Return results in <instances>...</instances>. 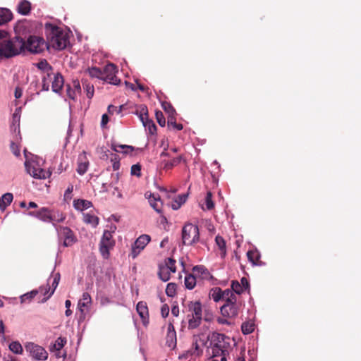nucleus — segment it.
Segmentation results:
<instances>
[{"mask_svg": "<svg viewBox=\"0 0 361 361\" xmlns=\"http://www.w3.org/2000/svg\"><path fill=\"white\" fill-rule=\"evenodd\" d=\"M45 32L48 46L56 50H63L69 44L68 34L63 30L51 23L45 24Z\"/></svg>", "mask_w": 361, "mask_h": 361, "instance_id": "obj_1", "label": "nucleus"}, {"mask_svg": "<svg viewBox=\"0 0 361 361\" xmlns=\"http://www.w3.org/2000/svg\"><path fill=\"white\" fill-rule=\"evenodd\" d=\"M209 348L212 357H221L220 361H227L231 350L230 338L224 334L214 332L212 334Z\"/></svg>", "mask_w": 361, "mask_h": 361, "instance_id": "obj_2", "label": "nucleus"}, {"mask_svg": "<svg viewBox=\"0 0 361 361\" xmlns=\"http://www.w3.org/2000/svg\"><path fill=\"white\" fill-rule=\"evenodd\" d=\"M25 52V40L20 36L0 43V56L10 58Z\"/></svg>", "mask_w": 361, "mask_h": 361, "instance_id": "obj_3", "label": "nucleus"}, {"mask_svg": "<svg viewBox=\"0 0 361 361\" xmlns=\"http://www.w3.org/2000/svg\"><path fill=\"white\" fill-rule=\"evenodd\" d=\"M188 314V329H194L197 328L202 320V305L200 301H190L187 303Z\"/></svg>", "mask_w": 361, "mask_h": 361, "instance_id": "obj_4", "label": "nucleus"}, {"mask_svg": "<svg viewBox=\"0 0 361 361\" xmlns=\"http://www.w3.org/2000/svg\"><path fill=\"white\" fill-rule=\"evenodd\" d=\"M200 240L199 228L192 224H186L182 229V240L185 245H192Z\"/></svg>", "mask_w": 361, "mask_h": 361, "instance_id": "obj_5", "label": "nucleus"}, {"mask_svg": "<svg viewBox=\"0 0 361 361\" xmlns=\"http://www.w3.org/2000/svg\"><path fill=\"white\" fill-rule=\"evenodd\" d=\"M46 43L43 38L37 36H30L27 41H25V51H29L32 54L42 52Z\"/></svg>", "mask_w": 361, "mask_h": 361, "instance_id": "obj_6", "label": "nucleus"}, {"mask_svg": "<svg viewBox=\"0 0 361 361\" xmlns=\"http://www.w3.org/2000/svg\"><path fill=\"white\" fill-rule=\"evenodd\" d=\"M115 245L111 232L104 231L99 244V250L104 258L107 259L109 256V250Z\"/></svg>", "mask_w": 361, "mask_h": 361, "instance_id": "obj_7", "label": "nucleus"}, {"mask_svg": "<svg viewBox=\"0 0 361 361\" xmlns=\"http://www.w3.org/2000/svg\"><path fill=\"white\" fill-rule=\"evenodd\" d=\"M240 306V304L237 302V298H231L221 307V312L224 317H235L238 314Z\"/></svg>", "mask_w": 361, "mask_h": 361, "instance_id": "obj_8", "label": "nucleus"}, {"mask_svg": "<svg viewBox=\"0 0 361 361\" xmlns=\"http://www.w3.org/2000/svg\"><path fill=\"white\" fill-rule=\"evenodd\" d=\"M150 240V236L147 234H143L138 237L132 245L130 256H131L133 259L136 258L140 252L144 250L146 245L149 243Z\"/></svg>", "mask_w": 361, "mask_h": 361, "instance_id": "obj_9", "label": "nucleus"}, {"mask_svg": "<svg viewBox=\"0 0 361 361\" xmlns=\"http://www.w3.org/2000/svg\"><path fill=\"white\" fill-rule=\"evenodd\" d=\"M56 231L60 238L63 239V245L65 247L71 246L77 240L73 231L67 226H57Z\"/></svg>", "mask_w": 361, "mask_h": 361, "instance_id": "obj_10", "label": "nucleus"}, {"mask_svg": "<svg viewBox=\"0 0 361 361\" xmlns=\"http://www.w3.org/2000/svg\"><path fill=\"white\" fill-rule=\"evenodd\" d=\"M116 67L113 63L107 64L102 70V80L112 85H118L120 80L116 75Z\"/></svg>", "mask_w": 361, "mask_h": 361, "instance_id": "obj_11", "label": "nucleus"}, {"mask_svg": "<svg viewBox=\"0 0 361 361\" xmlns=\"http://www.w3.org/2000/svg\"><path fill=\"white\" fill-rule=\"evenodd\" d=\"M25 349L30 355L35 360H45L48 357V353L46 350L33 343H28L25 345Z\"/></svg>", "mask_w": 361, "mask_h": 361, "instance_id": "obj_12", "label": "nucleus"}, {"mask_svg": "<svg viewBox=\"0 0 361 361\" xmlns=\"http://www.w3.org/2000/svg\"><path fill=\"white\" fill-rule=\"evenodd\" d=\"M25 169L27 173L35 178L45 179L47 177V173L44 169L37 166L35 164L25 161Z\"/></svg>", "mask_w": 361, "mask_h": 361, "instance_id": "obj_13", "label": "nucleus"}, {"mask_svg": "<svg viewBox=\"0 0 361 361\" xmlns=\"http://www.w3.org/2000/svg\"><path fill=\"white\" fill-rule=\"evenodd\" d=\"M28 214L44 222H51V211L47 207H42L38 211L30 212Z\"/></svg>", "mask_w": 361, "mask_h": 361, "instance_id": "obj_14", "label": "nucleus"}, {"mask_svg": "<svg viewBox=\"0 0 361 361\" xmlns=\"http://www.w3.org/2000/svg\"><path fill=\"white\" fill-rule=\"evenodd\" d=\"M91 304L92 298L90 295L88 293H83L82 298L78 301V308L84 317L88 312Z\"/></svg>", "mask_w": 361, "mask_h": 361, "instance_id": "obj_15", "label": "nucleus"}, {"mask_svg": "<svg viewBox=\"0 0 361 361\" xmlns=\"http://www.w3.org/2000/svg\"><path fill=\"white\" fill-rule=\"evenodd\" d=\"M80 92L81 87L78 80H73L72 86L70 85H66V93L71 99L75 101L76 99L77 95L80 94Z\"/></svg>", "mask_w": 361, "mask_h": 361, "instance_id": "obj_16", "label": "nucleus"}, {"mask_svg": "<svg viewBox=\"0 0 361 361\" xmlns=\"http://www.w3.org/2000/svg\"><path fill=\"white\" fill-rule=\"evenodd\" d=\"M136 310L144 325H147L149 322V312L147 303L143 301L139 302L137 304Z\"/></svg>", "mask_w": 361, "mask_h": 361, "instance_id": "obj_17", "label": "nucleus"}, {"mask_svg": "<svg viewBox=\"0 0 361 361\" xmlns=\"http://www.w3.org/2000/svg\"><path fill=\"white\" fill-rule=\"evenodd\" d=\"M166 344L168 347L171 348H173L176 345V332L171 323L168 325Z\"/></svg>", "mask_w": 361, "mask_h": 361, "instance_id": "obj_18", "label": "nucleus"}, {"mask_svg": "<svg viewBox=\"0 0 361 361\" xmlns=\"http://www.w3.org/2000/svg\"><path fill=\"white\" fill-rule=\"evenodd\" d=\"M149 202L151 207L158 213L161 212L162 202L159 195L150 194Z\"/></svg>", "mask_w": 361, "mask_h": 361, "instance_id": "obj_19", "label": "nucleus"}, {"mask_svg": "<svg viewBox=\"0 0 361 361\" xmlns=\"http://www.w3.org/2000/svg\"><path fill=\"white\" fill-rule=\"evenodd\" d=\"M133 113L139 117L141 122H147V118H149L148 109L145 104L137 106Z\"/></svg>", "mask_w": 361, "mask_h": 361, "instance_id": "obj_20", "label": "nucleus"}, {"mask_svg": "<svg viewBox=\"0 0 361 361\" xmlns=\"http://www.w3.org/2000/svg\"><path fill=\"white\" fill-rule=\"evenodd\" d=\"M64 80L61 73L54 75V80L52 81L51 89L54 92H59L63 87Z\"/></svg>", "mask_w": 361, "mask_h": 361, "instance_id": "obj_21", "label": "nucleus"}, {"mask_svg": "<svg viewBox=\"0 0 361 361\" xmlns=\"http://www.w3.org/2000/svg\"><path fill=\"white\" fill-rule=\"evenodd\" d=\"M73 207L76 210L83 211L92 207V203L90 201L77 199L73 201Z\"/></svg>", "mask_w": 361, "mask_h": 361, "instance_id": "obj_22", "label": "nucleus"}, {"mask_svg": "<svg viewBox=\"0 0 361 361\" xmlns=\"http://www.w3.org/2000/svg\"><path fill=\"white\" fill-rule=\"evenodd\" d=\"M13 18V13L11 11L5 8H0V25H4Z\"/></svg>", "mask_w": 361, "mask_h": 361, "instance_id": "obj_23", "label": "nucleus"}, {"mask_svg": "<svg viewBox=\"0 0 361 361\" xmlns=\"http://www.w3.org/2000/svg\"><path fill=\"white\" fill-rule=\"evenodd\" d=\"M247 256L248 258V260L253 264V265H262V262L260 260V254L257 250H249L247 252Z\"/></svg>", "mask_w": 361, "mask_h": 361, "instance_id": "obj_24", "label": "nucleus"}, {"mask_svg": "<svg viewBox=\"0 0 361 361\" xmlns=\"http://www.w3.org/2000/svg\"><path fill=\"white\" fill-rule=\"evenodd\" d=\"M31 10V4L26 0L20 1L17 6V11L23 16H27L30 13Z\"/></svg>", "mask_w": 361, "mask_h": 361, "instance_id": "obj_25", "label": "nucleus"}, {"mask_svg": "<svg viewBox=\"0 0 361 361\" xmlns=\"http://www.w3.org/2000/svg\"><path fill=\"white\" fill-rule=\"evenodd\" d=\"M192 274L197 277H201L203 279H207L209 276V272L207 269L204 266H195L192 268Z\"/></svg>", "mask_w": 361, "mask_h": 361, "instance_id": "obj_26", "label": "nucleus"}, {"mask_svg": "<svg viewBox=\"0 0 361 361\" xmlns=\"http://www.w3.org/2000/svg\"><path fill=\"white\" fill-rule=\"evenodd\" d=\"M89 163L86 160V157L85 156H80L78 158V164L77 171L79 174L83 175L86 173L88 168Z\"/></svg>", "mask_w": 361, "mask_h": 361, "instance_id": "obj_27", "label": "nucleus"}, {"mask_svg": "<svg viewBox=\"0 0 361 361\" xmlns=\"http://www.w3.org/2000/svg\"><path fill=\"white\" fill-rule=\"evenodd\" d=\"M215 243L218 248L221 251V257L222 258L225 257V256L226 255V245L225 240L223 238V237L220 235H216L215 238Z\"/></svg>", "mask_w": 361, "mask_h": 361, "instance_id": "obj_28", "label": "nucleus"}, {"mask_svg": "<svg viewBox=\"0 0 361 361\" xmlns=\"http://www.w3.org/2000/svg\"><path fill=\"white\" fill-rule=\"evenodd\" d=\"M13 196L12 193L7 192L0 197V209H4L13 201Z\"/></svg>", "mask_w": 361, "mask_h": 361, "instance_id": "obj_29", "label": "nucleus"}, {"mask_svg": "<svg viewBox=\"0 0 361 361\" xmlns=\"http://www.w3.org/2000/svg\"><path fill=\"white\" fill-rule=\"evenodd\" d=\"M208 340H209V336H207L205 338H202L199 336L198 338H195V342L194 343V345H195V350H193L192 354L195 355H197V356L200 355L202 353V350L199 348V343H200L202 345H205Z\"/></svg>", "mask_w": 361, "mask_h": 361, "instance_id": "obj_30", "label": "nucleus"}, {"mask_svg": "<svg viewBox=\"0 0 361 361\" xmlns=\"http://www.w3.org/2000/svg\"><path fill=\"white\" fill-rule=\"evenodd\" d=\"M83 221L85 224L96 227L99 224V219L97 216L87 213L83 214Z\"/></svg>", "mask_w": 361, "mask_h": 361, "instance_id": "obj_31", "label": "nucleus"}, {"mask_svg": "<svg viewBox=\"0 0 361 361\" xmlns=\"http://www.w3.org/2000/svg\"><path fill=\"white\" fill-rule=\"evenodd\" d=\"M196 276L193 274H189L185 277V286L188 289L192 290L196 285Z\"/></svg>", "mask_w": 361, "mask_h": 361, "instance_id": "obj_32", "label": "nucleus"}, {"mask_svg": "<svg viewBox=\"0 0 361 361\" xmlns=\"http://www.w3.org/2000/svg\"><path fill=\"white\" fill-rule=\"evenodd\" d=\"M82 84L85 91L86 92V95L89 99H92L94 96V85L87 82V80L82 79Z\"/></svg>", "mask_w": 361, "mask_h": 361, "instance_id": "obj_33", "label": "nucleus"}, {"mask_svg": "<svg viewBox=\"0 0 361 361\" xmlns=\"http://www.w3.org/2000/svg\"><path fill=\"white\" fill-rule=\"evenodd\" d=\"M158 275L159 279L164 282L170 279V271L168 270L167 267H163V265L159 266Z\"/></svg>", "mask_w": 361, "mask_h": 361, "instance_id": "obj_34", "label": "nucleus"}, {"mask_svg": "<svg viewBox=\"0 0 361 361\" xmlns=\"http://www.w3.org/2000/svg\"><path fill=\"white\" fill-rule=\"evenodd\" d=\"M161 106L164 111L167 114L168 118L173 117L176 114L175 109L170 103L164 102L161 104Z\"/></svg>", "mask_w": 361, "mask_h": 361, "instance_id": "obj_35", "label": "nucleus"}, {"mask_svg": "<svg viewBox=\"0 0 361 361\" xmlns=\"http://www.w3.org/2000/svg\"><path fill=\"white\" fill-rule=\"evenodd\" d=\"M204 204L205 207L203 206L202 207L203 209H206L207 210H211L214 207V203L212 200V193L210 191L207 192V195L204 197Z\"/></svg>", "mask_w": 361, "mask_h": 361, "instance_id": "obj_36", "label": "nucleus"}, {"mask_svg": "<svg viewBox=\"0 0 361 361\" xmlns=\"http://www.w3.org/2000/svg\"><path fill=\"white\" fill-rule=\"evenodd\" d=\"M9 350L15 354L20 355L23 353V349L21 344L18 341H13L9 344Z\"/></svg>", "mask_w": 361, "mask_h": 361, "instance_id": "obj_37", "label": "nucleus"}, {"mask_svg": "<svg viewBox=\"0 0 361 361\" xmlns=\"http://www.w3.org/2000/svg\"><path fill=\"white\" fill-rule=\"evenodd\" d=\"M241 330L243 334H250L255 330V324L251 322H243L241 326Z\"/></svg>", "mask_w": 361, "mask_h": 361, "instance_id": "obj_38", "label": "nucleus"}, {"mask_svg": "<svg viewBox=\"0 0 361 361\" xmlns=\"http://www.w3.org/2000/svg\"><path fill=\"white\" fill-rule=\"evenodd\" d=\"M59 281H60V274L59 273H57L54 275V279L52 281L51 286L53 287V289L51 290L49 294L42 300V302L47 301L54 294L55 289L56 288V287L59 285Z\"/></svg>", "mask_w": 361, "mask_h": 361, "instance_id": "obj_39", "label": "nucleus"}, {"mask_svg": "<svg viewBox=\"0 0 361 361\" xmlns=\"http://www.w3.org/2000/svg\"><path fill=\"white\" fill-rule=\"evenodd\" d=\"M146 129L148 130L151 135H154L157 132V126L152 120L147 118V122H142Z\"/></svg>", "mask_w": 361, "mask_h": 361, "instance_id": "obj_40", "label": "nucleus"}, {"mask_svg": "<svg viewBox=\"0 0 361 361\" xmlns=\"http://www.w3.org/2000/svg\"><path fill=\"white\" fill-rule=\"evenodd\" d=\"M38 293V290H33L28 292L20 297V301L23 302H30Z\"/></svg>", "mask_w": 361, "mask_h": 361, "instance_id": "obj_41", "label": "nucleus"}, {"mask_svg": "<svg viewBox=\"0 0 361 361\" xmlns=\"http://www.w3.org/2000/svg\"><path fill=\"white\" fill-rule=\"evenodd\" d=\"M87 71L90 77L97 78L102 80V71L100 68L92 67L91 68H88Z\"/></svg>", "mask_w": 361, "mask_h": 361, "instance_id": "obj_42", "label": "nucleus"}, {"mask_svg": "<svg viewBox=\"0 0 361 361\" xmlns=\"http://www.w3.org/2000/svg\"><path fill=\"white\" fill-rule=\"evenodd\" d=\"M51 223L55 226V222H63L66 219V215L62 212H57L56 214L51 213Z\"/></svg>", "mask_w": 361, "mask_h": 361, "instance_id": "obj_43", "label": "nucleus"}, {"mask_svg": "<svg viewBox=\"0 0 361 361\" xmlns=\"http://www.w3.org/2000/svg\"><path fill=\"white\" fill-rule=\"evenodd\" d=\"M163 267H167L171 272L175 273L176 271V260L171 257L165 260V264Z\"/></svg>", "mask_w": 361, "mask_h": 361, "instance_id": "obj_44", "label": "nucleus"}, {"mask_svg": "<svg viewBox=\"0 0 361 361\" xmlns=\"http://www.w3.org/2000/svg\"><path fill=\"white\" fill-rule=\"evenodd\" d=\"M38 68L39 69H42L46 72V75L49 78L51 75V72L52 71V68L51 66L49 65V63L47 62V61H41L37 65Z\"/></svg>", "mask_w": 361, "mask_h": 361, "instance_id": "obj_45", "label": "nucleus"}, {"mask_svg": "<svg viewBox=\"0 0 361 361\" xmlns=\"http://www.w3.org/2000/svg\"><path fill=\"white\" fill-rule=\"evenodd\" d=\"M166 294L169 297H173L176 294V284L174 283H169L166 286Z\"/></svg>", "mask_w": 361, "mask_h": 361, "instance_id": "obj_46", "label": "nucleus"}, {"mask_svg": "<svg viewBox=\"0 0 361 361\" xmlns=\"http://www.w3.org/2000/svg\"><path fill=\"white\" fill-rule=\"evenodd\" d=\"M168 126L172 127L173 128L177 130H181L183 128V125L181 123H177L176 121V117H171L168 118Z\"/></svg>", "mask_w": 361, "mask_h": 361, "instance_id": "obj_47", "label": "nucleus"}, {"mask_svg": "<svg viewBox=\"0 0 361 361\" xmlns=\"http://www.w3.org/2000/svg\"><path fill=\"white\" fill-rule=\"evenodd\" d=\"M66 343V338L59 337L53 345V349L59 351Z\"/></svg>", "mask_w": 361, "mask_h": 361, "instance_id": "obj_48", "label": "nucleus"}, {"mask_svg": "<svg viewBox=\"0 0 361 361\" xmlns=\"http://www.w3.org/2000/svg\"><path fill=\"white\" fill-rule=\"evenodd\" d=\"M118 148H121V149H126V150L124 152L125 153H129V152H132L133 151V147L132 146H130V145H112L111 146V149L115 151V152H120L118 149Z\"/></svg>", "mask_w": 361, "mask_h": 361, "instance_id": "obj_49", "label": "nucleus"}, {"mask_svg": "<svg viewBox=\"0 0 361 361\" xmlns=\"http://www.w3.org/2000/svg\"><path fill=\"white\" fill-rule=\"evenodd\" d=\"M231 288L233 293L234 292L236 294L240 295L245 290L243 288V287L240 286V283L238 281H233L231 283Z\"/></svg>", "mask_w": 361, "mask_h": 361, "instance_id": "obj_50", "label": "nucleus"}, {"mask_svg": "<svg viewBox=\"0 0 361 361\" xmlns=\"http://www.w3.org/2000/svg\"><path fill=\"white\" fill-rule=\"evenodd\" d=\"M222 293V300H225V302H228V300L231 299V298H237L236 295L233 293L232 290L229 289H226L225 290H221Z\"/></svg>", "mask_w": 361, "mask_h": 361, "instance_id": "obj_51", "label": "nucleus"}, {"mask_svg": "<svg viewBox=\"0 0 361 361\" xmlns=\"http://www.w3.org/2000/svg\"><path fill=\"white\" fill-rule=\"evenodd\" d=\"M142 166L140 164H134L131 166L130 173L132 176H135L137 177H140L142 176L141 173Z\"/></svg>", "mask_w": 361, "mask_h": 361, "instance_id": "obj_52", "label": "nucleus"}, {"mask_svg": "<svg viewBox=\"0 0 361 361\" xmlns=\"http://www.w3.org/2000/svg\"><path fill=\"white\" fill-rule=\"evenodd\" d=\"M155 116L157 123L159 124L160 126L164 127L166 124V119L163 114V113L161 111H156L155 112Z\"/></svg>", "mask_w": 361, "mask_h": 361, "instance_id": "obj_53", "label": "nucleus"}, {"mask_svg": "<svg viewBox=\"0 0 361 361\" xmlns=\"http://www.w3.org/2000/svg\"><path fill=\"white\" fill-rule=\"evenodd\" d=\"M124 106L121 105L119 106H116L114 105H109L108 106V112L109 114H114V113L117 114H120L122 112Z\"/></svg>", "mask_w": 361, "mask_h": 361, "instance_id": "obj_54", "label": "nucleus"}, {"mask_svg": "<svg viewBox=\"0 0 361 361\" xmlns=\"http://www.w3.org/2000/svg\"><path fill=\"white\" fill-rule=\"evenodd\" d=\"M212 298L215 302H218L220 300H222V293L221 288H216L212 295Z\"/></svg>", "mask_w": 361, "mask_h": 361, "instance_id": "obj_55", "label": "nucleus"}, {"mask_svg": "<svg viewBox=\"0 0 361 361\" xmlns=\"http://www.w3.org/2000/svg\"><path fill=\"white\" fill-rule=\"evenodd\" d=\"M186 197L185 195H179L177 199L175 200L177 206L173 207V209H178L180 206L185 202Z\"/></svg>", "mask_w": 361, "mask_h": 361, "instance_id": "obj_56", "label": "nucleus"}, {"mask_svg": "<svg viewBox=\"0 0 361 361\" xmlns=\"http://www.w3.org/2000/svg\"><path fill=\"white\" fill-rule=\"evenodd\" d=\"M10 147H11L12 152L13 153V154L15 156H16V157L20 156V151L19 147L17 144H16L14 142H11Z\"/></svg>", "mask_w": 361, "mask_h": 361, "instance_id": "obj_57", "label": "nucleus"}, {"mask_svg": "<svg viewBox=\"0 0 361 361\" xmlns=\"http://www.w3.org/2000/svg\"><path fill=\"white\" fill-rule=\"evenodd\" d=\"M73 185H70L68 187V188L66 190L65 193H64V200L66 201L70 200L72 198L71 193L73 192Z\"/></svg>", "mask_w": 361, "mask_h": 361, "instance_id": "obj_58", "label": "nucleus"}, {"mask_svg": "<svg viewBox=\"0 0 361 361\" xmlns=\"http://www.w3.org/2000/svg\"><path fill=\"white\" fill-rule=\"evenodd\" d=\"M182 161H184V157L183 155H179L177 157L170 160L173 167L178 165Z\"/></svg>", "mask_w": 361, "mask_h": 361, "instance_id": "obj_59", "label": "nucleus"}, {"mask_svg": "<svg viewBox=\"0 0 361 361\" xmlns=\"http://www.w3.org/2000/svg\"><path fill=\"white\" fill-rule=\"evenodd\" d=\"M161 314L162 315L163 317H166L169 314V307L168 306V305L166 304H164L161 306Z\"/></svg>", "mask_w": 361, "mask_h": 361, "instance_id": "obj_60", "label": "nucleus"}, {"mask_svg": "<svg viewBox=\"0 0 361 361\" xmlns=\"http://www.w3.org/2000/svg\"><path fill=\"white\" fill-rule=\"evenodd\" d=\"M40 291L43 293V295L45 296V298L49 294L50 291V286L49 284H47L46 286H41L39 288Z\"/></svg>", "mask_w": 361, "mask_h": 361, "instance_id": "obj_61", "label": "nucleus"}, {"mask_svg": "<svg viewBox=\"0 0 361 361\" xmlns=\"http://www.w3.org/2000/svg\"><path fill=\"white\" fill-rule=\"evenodd\" d=\"M49 78H48L47 75H44L43 76V78H42V90H44V91L49 90V82L47 81Z\"/></svg>", "mask_w": 361, "mask_h": 361, "instance_id": "obj_62", "label": "nucleus"}, {"mask_svg": "<svg viewBox=\"0 0 361 361\" xmlns=\"http://www.w3.org/2000/svg\"><path fill=\"white\" fill-rule=\"evenodd\" d=\"M240 284L243 287V288H244L245 290L248 289L249 287H250V284H249L248 280L245 277H243L240 279Z\"/></svg>", "mask_w": 361, "mask_h": 361, "instance_id": "obj_63", "label": "nucleus"}, {"mask_svg": "<svg viewBox=\"0 0 361 361\" xmlns=\"http://www.w3.org/2000/svg\"><path fill=\"white\" fill-rule=\"evenodd\" d=\"M3 360L4 361H18V360L16 357L11 355H5Z\"/></svg>", "mask_w": 361, "mask_h": 361, "instance_id": "obj_64", "label": "nucleus"}]
</instances>
